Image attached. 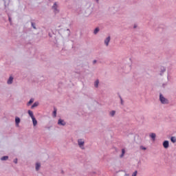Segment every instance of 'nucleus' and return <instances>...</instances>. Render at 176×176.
Returning a JSON list of instances; mask_svg holds the SVG:
<instances>
[{"mask_svg": "<svg viewBox=\"0 0 176 176\" xmlns=\"http://www.w3.org/2000/svg\"><path fill=\"white\" fill-rule=\"evenodd\" d=\"M160 100L161 101L162 104H168V100L163 97V95H160Z\"/></svg>", "mask_w": 176, "mask_h": 176, "instance_id": "1", "label": "nucleus"}, {"mask_svg": "<svg viewBox=\"0 0 176 176\" xmlns=\"http://www.w3.org/2000/svg\"><path fill=\"white\" fill-rule=\"evenodd\" d=\"M58 8V6H57V3H54V6H52V9L54 12V13H58L59 10L57 9Z\"/></svg>", "mask_w": 176, "mask_h": 176, "instance_id": "2", "label": "nucleus"}, {"mask_svg": "<svg viewBox=\"0 0 176 176\" xmlns=\"http://www.w3.org/2000/svg\"><path fill=\"white\" fill-rule=\"evenodd\" d=\"M78 142L80 148H81V149H84L85 148H83V145H85V141H83L82 139H80L78 140Z\"/></svg>", "mask_w": 176, "mask_h": 176, "instance_id": "3", "label": "nucleus"}, {"mask_svg": "<svg viewBox=\"0 0 176 176\" xmlns=\"http://www.w3.org/2000/svg\"><path fill=\"white\" fill-rule=\"evenodd\" d=\"M111 41V37L108 36L105 41H104V43L106 45V46H108V45H109V42Z\"/></svg>", "mask_w": 176, "mask_h": 176, "instance_id": "4", "label": "nucleus"}, {"mask_svg": "<svg viewBox=\"0 0 176 176\" xmlns=\"http://www.w3.org/2000/svg\"><path fill=\"white\" fill-rule=\"evenodd\" d=\"M163 146L165 148V149H167L168 148V141L166 140L163 142Z\"/></svg>", "mask_w": 176, "mask_h": 176, "instance_id": "5", "label": "nucleus"}, {"mask_svg": "<svg viewBox=\"0 0 176 176\" xmlns=\"http://www.w3.org/2000/svg\"><path fill=\"white\" fill-rule=\"evenodd\" d=\"M58 124H60L61 126H65V122L61 119L58 120Z\"/></svg>", "mask_w": 176, "mask_h": 176, "instance_id": "6", "label": "nucleus"}, {"mask_svg": "<svg viewBox=\"0 0 176 176\" xmlns=\"http://www.w3.org/2000/svg\"><path fill=\"white\" fill-rule=\"evenodd\" d=\"M12 82H13V77L10 76L8 80V84L12 85Z\"/></svg>", "mask_w": 176, "mask_h": 176, "instance_id": "7", "label": "nucleus"}, {"mask_svg": "<svg viewBox=\"0 0 176 176\" xmlns=\"http://www.w3.org/2000/svg\"><path fill=\"white\" fill-rule=\"evenodd\" d=\"M15 123L17 126H19V123H20V118L19 117H16Z\"/></svg>", "mask_w": 176, "mask_h": 176, "instance_id": "8", "label": "nucleus"}, {"mask_svg": "<svg viewBox=\"0 0 176 176\" xmlns=\"http://www.w3.org/2000/svg\"><path fill=\"white\" fill-rule=\"evenodd\" d=\"M32 122H33V126H36V124H38V121H36V119H35V117L32 118Z\"/></svg>", "mask_w": 176, "mask_h": 176, "instance_id": "9", "label": "nucleus"}, {"mask_svg": "<svg viewBox=\"0 0 176 176\" xmlns=\"http://www.w3.org/2000/svg\"><path fill=\"white\" fill-rule=\"evenodd\" d=\"M150 137L152 138L153 141H155V140L156 139V134L155 133H151L150 135Z\"/></svg>", "mask_w": 176, "mask_h": 176, "instance_id": "10", "label": "nucleus"}, {"mask_svg": "<svg viewBox=\"0 0 176 176\" xmlns=\"http://www.w3.org/2000/svg\"><path fill=\"white\" fill-rule=\"evenodd\" d=\"M28 113H29V116H30V118L32 119L34 117V113H32V111L31 110H29L28 111Z\"/></svg>", "mask_w": 176, "mask_h": 176, "instance_id": "11", "label": "nucleus"}, {"mask_svg": "<svg viewBox=\"0 0 176 176\" xmlns=\"http://www.w3.org/2000/svg\"><path fill=\"white\" fill-rule=\"evenodd\" d=\"M39 168H41V164L36 163V171H38L39 170Z\"/></svg>", "mask_w": 176, "mask_h": 176, "instance_id": "12", "label": "nucleus"}, {"mask_svg": "<svg viewBox=\"0 0 176 176\" xmlns=\"http://www.w3.org/2000/svg\"><path fill=\"white\" fill-rule=\"evenodd\" d=\"M38 105H39V103L37 102H34V103L32 104V108H35V107H38Z\"/></svg>", "mask_w": 176, "mask_h": 176, "instance_id": "13", "label": "nucleus"}, {"mask_svg": "<svg viewBox=\"0 0 176 176\" xmlns=\"http://www.w3.org/2000/svg\"><path fill=\"white\" fill-rule=\"evenodd\" d=\"M124 153H126V151L124 150V148L122 149V154L120 155V157H123L124 156Z\"/></svg>", "mask_w": 176, "mask_h": 176, "instance_id": "14", "label": "nucleus"}, {"mask_svg": "<svg viewBox=\"0 0 176 176\" xmlns=\"http://www.w3.org/2000/svg\"><path fill=\"white\" fill-rule=\"evenodd\" d=\"M100 31V29L98 28H96L94 31V34H97L98 32Z\"/></svg>", "mask_w": 176, "mask_h": 176, "instance_id": "15", "label": "nucleus"}, {"mask_svg": "<svg viewBox=\"0 0 176 176\" xmlns=\"http://www.w3.org/2000/svg\"><path fill=\"white\" fill-rule=\"evenodd\" d=\"M54 117L56 118L57 115V109H54V111L53 112Z\"/></svg>", "mask_w": 176, "mask_h": 176, "instance_id": "16", "label": "nucleus"}, {"mask_svg": "<svg viewBox=\"0 0 176 176\" xmlns=\"http://www.w3.org/2000/svg\"><path fill=\"white\" fill-rule=\"evenodd\" d=\"M170 141L173 143L176 142V138L175 137H172L170 138Z\"/></svg>", "mask_w": 176, "mask_h": 176, "instance_id": "17", "label": "nucleus"}, {"mask_svg": "<svg viewBox=\"0 0 176 176\" xmlns=\"http://www.w3.org/2000/svg\"><path fill=\"white\" fill-rule=\"evenodd\" d=\"M8 159H9V157H8V156H3V157H1V160H8Z\"/></svg>", "mask_w": 176, "mask_h": 176, "instance_id": "18", "label": "nucleus"}, {"mask_svg": "<svg viewBox=\"0 0 176 176\" xmlns=\"http://www.w3.org/2000/svg\"><path fill=\"white\" fill-rule=\"evenodd\" d=\"M100 83V82L98 81V80H96V82H95V87H98V84Z\"/></svg>", "mask_w": 176, "mask_h": 176, "instance_id": "19", "label": "nucleus"}, {"mask_svg": "<svg viewBox=\"0 0 176 176\" xmlns=\"http://www.w3.org/2000/svg\"><path fill=\"white\" fill-rule=\"evenodd\" d=\"M34 102V99H30V100L28 102V105H31Z\"/></svg>", "mask_w": 176, "mask_h": 176, "instance_id": "20", "label": "nucleus"}, {"mask_svg": "<svg viewBox=\"0 0 176 176\" xmlns=\"http://www.w3.org/2000/svg\"><path fill=\"white\" fill-rule=\"evenodd\" d=\"M115 113H116V112L115 111H112L110 114L111 116H115Z\"/></svg>", "mask_w": 176, "mask_h": 176, "instance_id": "21", "label": "nucleus"}, {"mask_svg": "<svg viewBox=\"0 0 176 176\" xmlns=\"http://www.w3.org/2000/svg\"><path fill=\"white\" fill-rule=\"evenodd\" d=\"M137 174H138V172L135 170L132 176H137Z\"/></svg>", "mask_w": 176, "mask_h": 176, "instance_id": "22", "label": "nucleus"}, {"mask_svg": "<svg viewBox=\"0 0 176 176\" xmlns=\"http://www.w3.org/2000/svg\"><path fill=\"white\" fill-rule=\"evenodd\" d=\"M32 26L33 27V28H34V30L36 28H35V24H34V23H32Z\"/></svg>", "mask_w": 176, "mask_h": 176, "instance_id": "23", "label": "nucleus"}, {"mask_svg": "<svg viewBox=\"0 0 176 176\" xmlns=\"http://www.w3.org/2000/svg\"><path fill=\"white\" fill-rule=\"evenodd\" d=\"M14 163L17 164V159H15V160H14Z\"/></svg>", "mask_w": 176, "mask_h": 176, "instance_id": "24", "label": "nucleus"}, {"mask_svg": "<svg viewBox=\"0 0 176 176\" xmlns=\"http://www.w3.org/2000/svg\"><path fill=\"white\" fill-rule=\"evenodd\" d=\"M96 63H97V60H94V64H96Z\"/></svg>", "mask_w": 176, "mask_h": 176, "instance_id": "25", "label": "nucleus"}, {"mask_svg": "<svg viewBox=\"0 0 176 176\" xmlns=\"http://www.w3.org/2000/svg\"><path fill=\"white\" fill-rule=\"evenodd\" d=\"M142 149H144V151H145V149H146V148L145 147H143Z\"/></svg>", "mask_w": 176, "mask_h": 176, "instance_id": "26", "label": "nucleus"}, {"mask_svg": "<svg viewBox=\"0 0 176 176\" xmlns=\"http://www.w3.org/2000/svg\"><path fill=\"white\" fill-rule=\"evenodd\" d=\"M121 103L123 104V100H122V99H121Z\"/></svg>", "mask_w": 176, "mask_h": 176, "instance_id": "27", "label": "nucleus"}, {"mask_svg": "<svg viewBox=\"0 0 176 176\" xmlns=\"http://www.w3.org/2000/svg\"><path fill=\"white\" fill-rule=\"evenodd\" d=\"M97 2H98V0H96Z\"/></svg>", "mask_w": 176, "mask_h": 176, "instance_id": "28", "label": "nucleus"}]
</instances>
